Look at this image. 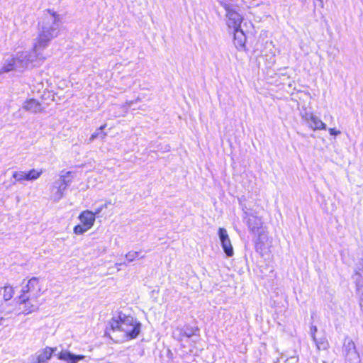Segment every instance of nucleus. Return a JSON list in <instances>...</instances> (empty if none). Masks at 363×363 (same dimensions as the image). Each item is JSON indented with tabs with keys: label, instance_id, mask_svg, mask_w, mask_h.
Masks as SVG:
<instances>
[{
	"label": "nucleus",
	"instance_id": "5",
	"mask_svg": "<svg viewBox=\"0 0 363 363\" xmlns=\"http://www.w3.org/2000/svg\"><path fill=\"white\" fill-rule=\"evenodd\" d=\"M21 293L26 294L28 296L38 299L39 296L43 294L39 279L37 277L30 278L28 281L27 284L21 289Z\"/></svg>",
	"mask_w": 363,
	"mask_h": 363
},
{
	"label": "nucleus",
	"instance_id": "23",
	"mask_svg": "<svg viewBox=\"0 0 363 363\" xmlns=\"http://www.w3.org/2000/svg\"><path fill=\"white\" fill-rule=\"evenodd\" d=\"M99 136V133H94L93 134H91L89 140L91 141L94 140V139H96V138H98Z\"/></svg>",
	"mask_w": 363,
	"mask_h": 363
},
{
	"label": "nucleus",
	"instance_id": "25",
	"mask_svg": "<svg viewBox=\"0 0 363 363\" xmlns=\"http://www.w3.org/2000/svg\"><path fill=\"white\" fill-rule=\"evenodd\" d=\"M106 127V124H104L99 127V130H104Z\"/></svg>",
	"mask_w": 363,
	"mask_h": 363
},
{
	"label": "nucleus",
	"instance_id": "3",
	"mask_svg": "<svg viewBox=\"0 0 363 363\" xmlns=\"http://www.w3.org/2000/svg\"><path fill=\"white\" fill-rule=\"evenodd\" d=\"M40 303L39 299L20 292L13 303V310L18 315H28L35 311Z\"/></svg>",
	"mask_w": 363,
	"mask_h": 363
},
{
	"label": "nucleus",
	"instance_id": "6",
	"mask_svg": "<svg viewBox=\"0 0 363 363\" xmlns=\"http://www.w3.org/2000/svg\"><path fill=\"white\" fill-rule=\"evenodd\" d=\"M58 33L52 28H43L42 31L38 34L35 45V48H43L48 45L49 42L57 37Z\"/></svg>",
	"mask_w": 363,
	"mask_h": 363
},
{
	"label": "nucleus",
	"instance_id": "12",
	"mask_svg": "<svg viewBox=\"0 0 363 363\" xmlns=\"http://www.w3.org/2000/svg\"><path fill=\"white\" fill-rule=\"evenodd\" d=\"M23 108L26 111L33 113L39 112L42 109L40 103L35 99H30L26 100L24 102Z\"/></svg>",
	"mask_w": 363,
	"mask_h": 363
},
{
	"label": "nucleus",
	"instance_id": "9",
	"mask_svg": "<svg viewBox=\"0 0 363 363\" xmlns=\"http://www.w3.org/2000/svg\"><path fill=\"white\" fill-rule=\"evenodd\" d=\"M57 359L62 361L68 362L69 363H77V361L83 360L84 355L78 354L75 355L66 350H62L57 354Z\"/></svg>",
	"mask_w": 363,
	"mask_h": 363
},
{
	"label": "nucleus",
	"instance_id": "4",
	"mask_svg": "<svg viewBox=\"0 0 363 363\" xmlns=\"http://www.w3.org/2000/svg\"><path fill=\"white\" fill-rule=\"evenodd\" d=\"M80 223L76 225L73 228V232L76 235H82L90 230L95 223L94 213L89 210L83 211L78 217Z\"/></svg>",
	"mask_w": 363,
	"mask_h": 363
},
{
	"label": "nucleus",
	"instance_id": "10",
	"mask_svg": "<svg viewBox=\"0 0 363 363\" xmlns=\"http://www.w3.org/2000/svg\"><path fill=\"white\" fill-rule=\"evenodd\" d=\"M306 121L309 123V126L313 130H325L326 125L321 119L315 115L311 114L308 117L306 118Z\"/></svg>",
	"mask_w": 363,
	"mask_h": 363
},
{
	"label": "nucleus",
	"instance_id": "26",
	"mask_svg": "<svg viewBox=\"0 0 363 363\" xmlns=\"http://www.w3.org/2000/svg\"><path fill=\"white\" fill-rule=\"evenodd\" d=\"M106 135H107L106 133L104 132V133H101V136L102 138H105L106 137Z\"/></svg>",
	"mask_w": 363,
	"mask_h": 363
},
{
	"label": "nucleus",
	"instance_id": "21",
	"mask_svg": "<svg viewBox=\"0 0 363 363\" xmlns=\"http://www.w3.org/2000/svg\"><path fill=\"white\" fill-rule=\"evenodd\" d=\"M328 131H329V133L331 135H334V136H336L337 135H340V131L337 130L336 128H329L328 129Z\"/></svg>",
	"mask_w": 363,
	"mask_h": 363
},
{
	"label": "nucleus",
	"instance_id": "28",
	"mask_svg": "<svg viewBox=\"0 0 363 363\" xmlns=\"http://www.w3.org/2000/svg\"><path fill=\"white\" fill-rule=\"evenodd\" d=\"M69 174H71V172H67L66 173V175H67V176H68V175H69Z\"/></svg>",
	"mask_w": 363,
	"mask_h": 363
},
{
	"label": "nucleus",
	"instance_id": "27",
	"mask_svg": "<svg viewBox=\"0 0 363 363\" xmlns=\"http://www.w3.org/2000/svg\"><path fill=\"white\" fill-rule=\"evenodd\" d=\"M311 329H312L313 333H315L316 332V330H317V328H316L315 326L312 327Z\"/></svg>",
	"mask_w": 363,
	"mask_h": 363
},
{
	"label": "nucleus",
	"instance_id": "8",
	"mask_svg": "<svg viewBox=\"0 0 363 363\" xmlns=\"http://www.w3.org/2000/svg\"><path fill=\"white\" fill-rule=\"evenodd\" d=\"M57 350L56 347H45L36 355L33 363H45L51 359L53 353Z\"/></svg>",
	"mask_w": 363,
	"mask_h": 363
},
{
	"label": "nucleus",
	"instance_id": "17",
	"mask_svg": "<svg viewBox=\"0 0 363 363\" xmlns=\"http://www.w3.org/2000/svg\"><path fill=\"white\" fill-rule=\"evenodd\" d=\"M16 60L15 58H11L7 61V62L1 68V72H9L15 69L16 68Z\"/></svg>",
	"mask_w": 363,
	"mask_h": 363
},
{
	"label": "nucleus",
	"instance_id": "7",
	"mask_svg": "<svg viewBox=\"0 0 363 363\" xmlns=\"http://www.w3.org/2000/svg\"><path fill=\"white\" fill-rule=\"evenodd\" d=\"M218 234L225 255L229 257H233L234 255L233 247L227 230L223 228H219Z\"/></svg>",
	"mask_w": 363,
	"mask_h": 363
},
{
	"label": "nucleus",
	"instance_id": "2",
	"mask_svg": "<svg viewBox=\"0 0 363 363\" xmlns=\"http://www.w3.org/2000/svg\"><path fill=\"white\" fill-rule=\"evenodd\" d=\"M226 14L227 26L233 29V43L237 49H244L246 45V35L241 29V23L243 21V17L240 13V5L236 4H224L223 5Z\"/></svg>",
	"mask_w": 363,
	"mask_h": 363
},
{
	"label": "nucleus",
	"instance_id": "24",
	"mask_svg": "<svg viewBox=\"0 0 363 363\" xmlns=\"http://www.w3.org/2000/svg\"><path fill=\"white\" fill-rule=\"evenodd\" d=\"M101 211V208H98L95 211V212H92V213H94V217L96 218V216Z\"/></svg>",
	"mask_w": 363,
	"mask_h": 363
},
{
	"label": "nucleus",
	"instance_id": "1",
	"mask_svg": "<svg viewBox=\"0 0 363 363\" xmlns=\"http://www.w3.org/2000/svg\"><path fill=\"white\" fill-rule=\"evenodd\" d=\"M140 331L141 323L136 318L120 312L110 319L106 333L118 332L125 341H129L137 338Z\"/></svg>",
	"mask_w": 363,
	"mask_h": 363
},
{
	"label": "nucleus",
	"instance_id": "19",
	"mask_svg": "<svg viewBox=\"0 0 363 363\" xmlns=\"http://www.w3.org/2000/svg\"><path fill=\"white\" fill-rule=\"evenodd\" d=\"M139 256L138 252H130L126 255V257L130 260L133 261L135 258Z\"/></svg>",
	"mask_w": 363,
	"mask_h": 363
},
{
	"label": "nucleus",
	"instance_id": "14",
	"mask_svg": "<svg viewBox=\"0 0 363 363\" xmlns=\"http://www.w3.org/2000/svg\"><path fill=\"white\" fill-rule=\"evenodd\" d=\"M247 225L252 231H256L262 227V223L260 219L253 217L252 218L249 219Z\"/></svg>",
	"mask_w": 363,
	"mask_h": 363
},
{
	"label": "nucleus",
	"instance_id": "16",
	"mask_svg": "<svg viewBox=\"0 0 363 363\" xmlns=\"http://www.w3.org/2000/svg\"><path fill=\"white\" fill-rule=\"evenodd\" d=\"M12 177L15 179L16 182H23L25 181H28L27 172L23 171H15Z\"/></svg>",
	"mask_w": 363,
	"mask_h": 363
},
{
	"label": "nucleus",
	"instance_id": "22",
	"mask_svg": "<svg viewBox=\"0 0 363 363\" xmlns=\"http://www.w3.org/2000/svg\"><path fill=\"white\" fill-rule=\"evenodd\" d=\"M198 332H199V328L196 327L194 329H193L191 333H186L185 336L187 337H190L191 336L196 335Z\"/></svg>",
	"mask_w": 363,
	"mask_h": 363
},
{
	"label": "nucleus",
	"instance_id": "11",
	"mask_svg": "<svg viewBox=\"0 0 363 363\" xmlns=\"http://www.w3.org/2000/svg\"><path fill=\"white\" fill-rule=\"evenodd\" d=\"M15 294V289L9 284H6L0 288V297L4 301L11 300Z\"/></svg>",
	"mask_w": 363,
	"mask_h": 363
},
{
	"label": "nucleus",
	"instance_id": "20",
	"mask_svg": "<svg viewBox=\"0 0 363 363\" xmlns=\"http://www.w3.org/2000/svg\"><path fill=\"white\" fill-rule=\"evenodd\" d=\"M48 12L55 18V22H58L60 21L59 16L57 13L55 11H52L51 10H48Z\"/></svg>",
	"mask_w": 363,
	"mask_h": 363
},
{
	"label": "nucleus",
	"instance_id": "13",
	"mask_svg": "<svg viewBox=\"0 0 363 363\" xmlns=\"http://www.w3.org/2000/svg\"><path fill=\"white\" fill-rule=\"evenodd\" d=\"M71 182L72 179L66 180L65 176H62L60 182L53 185L52 190H56L58 198H61L62 196L64 191Z\"/></svg>",
	"mask_w": 363,
	"mask_h": 363
},
{
	"label": "nucleus",
	"instance_id": "15",
	"mask_svg": "<svg viewBox=\"0 0 363 363\" xmlns=\"http://www.w3.org/2000/svg\"><path fill=\"white\" fill-rule=\"evenodd\" d=\"M43 170L42 169H31L27 172V176H28V181H32L38 179L42 174L43 173Z\"/></svg>",
	"mask_w": 363,
	"mask_h": 363
},
{
	"label": "nucleus",
	"instance_id": "18",
	"mask_svg": "<svg viewBox=\"0 0 363 363\" xmlns=\"http://www.w3.org/2000/svg\"><path fill=\"white\" fill-rule=\"evenodd\" d=\"M357 290L362 293V297L360 298V306L363 310V281H359L357 284Z\"/></svg>",
	"mask_w": 363,
	"mask_h": 363
}]
</instances>
